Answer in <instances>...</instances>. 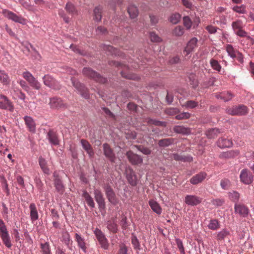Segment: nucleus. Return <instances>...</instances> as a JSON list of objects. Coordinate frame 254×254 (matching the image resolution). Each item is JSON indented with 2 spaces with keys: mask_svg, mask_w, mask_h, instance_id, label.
Wrapping results in <instances>:
<instances>
[{
  "mask_svg": "<svg viewBox=\"0 0 254 254\" xmlns=\"http://www.w3.org/2000/svg\"><path fill=\"white\" fill-rule=\"evenodd\" d=\"M230 231L227 229H223L217 233L216 239L218 241L224 240L227 237L230 235Z\"/></svg>",
  "mask_w": 254,
  "mask_h": 254,
  "instance_id": "obj_31",
  "label": "nucleus"
},
{
  "mask_svg": "<svg viewBox=\"0 0 254 254\" xmlns=\"http://www.w3.org/2000/svg\"><path fill=\"white\" fill-rule=\"evenodd\" d=\"M184 33V29L181 26L176 27L173 31V34L177 37L182 36Z\"/></svg>",
  "mask_w": 254,
  "mask_h": 254,
  "instance_id": "obj_49",
  "label": "nucleus"
},
{
  "mask_svg": "<svg viewBox=\"0 0 254 254\" xmlns=\"http://www.w3.org/2000/svg\"><path fill=\"white\" fill-rule=\"evenodd\" d=\"M229 196L233 201H237L239 198L240 194L238 192L234 191L232 192H230Z\"/></svg>",
  "mask_w": 254,
  "mask_h": 254,
  "instance_id": "obj_59",
  "label": "nucleus"
},
{
  "mask_svg": "<svg viewBox=\"0 0 254 254\" xmlns=\"http://www.w3.org/2000/svg\"><path fill=\"white\" fill-rule=\"evenodd\" d=\"M71 81L73 86L79 91L81 95L85 99L89 98V94L87 88L74 78H71Z\"/></svg>",
  "mask_w": 254,
  "mask_h": 254,
  "instance_id": "obj_7",
  "label": "nucleus"
},
{
  "mask_svg": "<svg viewBox=\"0 0 254 254\" xmlns=\"http://www.w3.org/2000/svg\"><path fill=\"white\" fill-rule=\"evenodd\" d=\"M103 146L105 156L108 158L111 162H115L116 158L113 150L109 144L107 143H104Z\"/></svg>",
  "mask_w": 254,
  "mask_h": 254,
  "instance_id": "obj_14",
  "label": "nucleus"
},
{
  "mask_svg": "<svg viewBox=\"0 0 254 254\" xmlns=\"http://www.w3.org/2000/svg\"><path fill=\"white\" fill-rule=\"evenodd\" d=\"M235 211L236 213H239L243 217H246L249 213L248 207L241 204H235Z\"/></svg>",
  "mask_w": 254,
  "mask_h": 254,
  "instance_id": "obj_19",
  "label": "nucleus"
},
{
  "mask_svg": "<svg viewBox=\"0 0 254 254\" xmlns=\"http://www.w3.org/2000/svg\"><path fill=\"white\" fill-rule=\"evenodd\" d=\"M29 84L33 88L37 90L39 89L41 87L40 83L35 79V77L33 79V80L29 83Z\"/></svg>",
  "mask_w": 254,
  "mask_h": 254,
  "instance_id": "obj_62",
  "label": "nucleus"
},
{
  "mask_svg": "<svg viewBox=\"0 0 254 254\" xmlns=\"http://www.w3.org/2000/svg\"><path fill=\"white\" fill-rule=\"evenodd\" d=\"M29 84L33 88L37 90L39 89L41 87L40 83L35 79V77L33 79V80L29 83Z\"/></svg>",
  "mask_w": 254,
  "mask_h": 254,
  "instance_id": "obj_61",
  "label": "nucleus"
},
{
  "mask_svg": "<svg viewBox=\"0 0 254 254\" xmlns=\"http://www.w3.org/2000/svg\"><path fill=\"white\" fill-rule=\"evenodd\" d=\"M0 237L5 246L10 248L11 246L10 238L4 222L0 219Z\"/></svg>",
  "mask_w": 254,
  "mask_h": 254,
  "instance_id": "obj_2",
  "label": "nucleus"
},
{
  "mask_svg": "<svg viewBox=\"0 0 254 254\" xmlns=\"http://www.w3.org/2000/svg\"><path fill=\"white\" fill-rule=\"evenodd\" d=\"M107 227L112 233H115L118 231V225L114 221L110 220L107 221Z\"/></svg>",
  "mask_w": 254,
  "mask_h": 254,
  "instance_id": "obj_35",
  "label": "nucleus"
},
{
  "mask_svg": "<svg viewBox=\"0 0 254 254\" xmlns=\"http://www.w3.org/2000/svg\"><path fill=\"white\" fill-rule=\"evenodd\" d=\"M2 13L5 17L15 22L18 23L23 25L25 24L26 23V20L22 16L17 15L11 11L5 9L3 10Z\"/></svg>",
  "mask_w": 254,
  "mask_h": 254,
  "instance_id": "obj_6",
  "label": "nucleus"
},
{
  "mask_svg": "<svg viewBox=\"0 0 254 254\" xmlns=\"http://www.w3.org/2000/svg\"><path fill=\"white\" fill-rule=\"evenodd\" d=\"M198 40L196 38L193 37L191 38L185 48L184 53L185 56H188L193 51L197 46Z\"/></svg>",
  "mask_w": 254,
  "mask_h": 254,
  "instance_id": "obj_13",
  "label": "nucleus"
},
{
  "mask_svg": "<svg viewBox=\"0 0 254 254\" xmlns=\"http://www.w3.org/2000/svg\"><path fill=\"white\" fill-rule=\"evenodd\" d=\"M80 142L83 148L86 151L89 157H93L94 152L89 142L84 139H81Z\"/></svg>",
  "mask_w": 254,
  "mask_h": 254,
  "instance_id": "obj_20",
  "label": "nucleus"
},
{
  "mask_svg": "<svg viewBox=\"0 0 254 254\" xmlns=\"http://www.w3.org/2000/svg\"><path fill=\"white\" fill-rule=\"evenodd\" d=\"M181 15L178 13L172 14L170 17V21L173 24H177L180 20Z\"/></svg>",
  "mask_w": 254,
  "mask_h": 254,
  "instance_id": "obj_51",
  "label": "nucleus"
},
{
  "mask_svg": "<svg viewBox=\"0 0 254 254\" xmlns=\"http://www.w3.org/2000/svg\"><path fill=\"white\" fill-rule=\"evenodd\" d=\"M83 73L86 76L93 78L96 81L101 83H105L107 80L106 78L101 76L98 73L88 67H85L83 69Z\"/></svg>",
  "mask_w": 254,
  "mask_h": 254,
  "instance_id": "obj_5",
  "label": "nucleus"
},
{
  "mask_svg": "<svg viewBox=\"0 0 254 254\" xmlns=\"http://www.w3.org/2000/svg\"><path fill=\"white\" fill-rule=\"evenodd\" d=\"M183 23L187 29H190L192 25V22L189 16H184L183 17Z\"/></svg>",
  "mask_w": 254,
  "mask_h": 254,
  "instance_id": "obj_53",
  "label": "nucleus"
},
{
  "mask_svg": "<svg viewBox=\"0 0 254 254\" xmlns=\"http://www.w3.org/2000/svg\"><path fill=\"white\" fill-rule=\"evenodd\" d=\"M208 227L210 230H216L220 227V224L217 219H211L208 225Z\"/></svg>",
  "mask_w": 254,
  "mask_h": 254,
  "instance_id": "obj_42",
  "label": "nucleus"
},
{
  "mask_svg": "<svg viewBox=\"0 0 254 254\" xmlns=\"http://www.w3.org/2000/svg\"><path fill=\"white\" fill-rule=\"evenodd\" d=\"M24 120L29 131L35 132L36 130L35 123L33 118L30 116H26L24 117Z\"/></svg>",
  "mask_w": 254,
  "mask_h": 254,
  "instance_id": "obj_15",
  "label": "nucleus"
},
{
  "mask_svg": "<svg viewBox=\"0 0 254 254\" xmlns=\"http://www.w3.org/2000/svg\"><path fill=\"white\" fill-rule=\"evenodd\" d=\"M94 233L101 247L104 250H108L109 247V244L105 234L98 228H96L95 229Z\"/></svg>",
  "mask_w": 254,
  "mask_h": 254,
  "instance_id": "obj_4",
  "label": "nucleus"
},
{
  "mask_svg": "<svg viewBox=\"0 0 254 254\" xmlns=\"http://www.w3.org/2000/svg\"><path fill=\"white\" fill-rule=\"evenodd\" d=\"M217 144L221 148H229L232 146L233 142L230 139L221 137L218 140Z\"/></svg>",
  "mask_w": 254,
  "mask_h": 254,
  "instance_id": "obj_18",
  "label": "nucleus"
},
{
  "mask_svg": "<svg viewBox=\"0 0 254 254\" xmlns=\"http://www.w3.org/2000/svg\"><path fill=\"white\" fill-rule=\"evenodd\" d=\"M226 50L228 56L232 59L236 58V55L239 51L234 48L233 46L230 44H228L226 46Z\"/></svg>",
  "mask_w": 254,
  "mask_h": 254,
  "instance_id": "obj_29",
  "label": "nucleus"
},
{
  "mask_svg": "<svg viewBox=\"0 0 254 254\" xmlns=\"http://www.w3.org/2000/svg\"><path fill=\"white\" fill-rule=\"evenodd\" d=\"M215 96L217 99H220L224 102H227L231 100L234 97V95L231 93L227 92L216 94Z\"/></svg>",
  "mask_w": 254,
  "mask_h": 254,
  "instance_id": "obj_26",
  "label": "nucleus"
},
{
  "mask_svg": "<svg viewBox=\"0 0 254 254\" xmlns=\"http://www.w3.org/2000/svg\"><path fill=\"white\" fill-rule=\"evenodd\" d=\"M55 187L59 192H63L64 190V186L62 182L58 178H56L54 181Z\"/></svg>",
  "mask_w": 254,
  "mask_h": 254,
  "instance_id": "obj_50",
  "label": "nucleus"
},
{
  "mask_svg": "<svg viewBox=\"0 0 254 254\" xmlns=\"http://www.w3.org/2000/svg\"><path fill=\"white\" fill-rule=\"evenodd\" d=\"M149 204L152 209V210L157 213V214H160L162 212V209L160 207L159 204L155 200L151 199L149 201Z\"/></svg>",
  "mask_w": 254,
  "mask_h": 254,
  "instance_id": "obj_28",
  "label": "nucleus"
},
{
  "mask_svg": "<svg viewBox=\"0 0 254 254\" xmlns=\"http://www.w3.org/2000/svg\"><path fill=\"white\" fill-rule=\"evenodd\" d=\"M101 12L102 9L100 6H97L94 9V18L97 21H99L101 20Z\"/></svg>",
  "mask_w": 254,
  "mask_h": 254,
  "instance_id": "obj_48",
  "label": "nucleus"
},
{
  "mask_svg": "<svg viewBox=\"0 0 254 254\" xmlns=\"http://www.w3.org/2000/svg\"><path fill=\"white\" fill-rule=\"evenodd\" d=\"M210 64L211 67L214 70H215L219 72L221 71V66L217 60L212 59L210 61Z\"/></svg>",
  "mask_w": 254,
  "mask_h": 254,
  "instance_id": "obj_46",
  "label": "nucleus"
},
{
  "mask_svg": "<svg viewBox=\"0 0 254 254\" xmlns=\"http://www.w3.org/2000/svg\"><path fill=\"white\" fill-rule=\"evenodd\" d=\"M65 9L69 14L72 15L75 14L77 13V10L74 5L70 2H67L66 3L65 6Z\"/></svg>",
  "mask_w": 254,
  "mask_h": 254,
  "instance_id": "obj_47",
  "label": "nucleus"
},
{
  "mask_svg": "<svg viewBox=\"0 0 254 254\" xmlns=\"http://www.w3.org/2000/svg\"><path fill=\"white\" fill-rule=\"evenodd\" d=\"M127 11L131 18H136L138 15L137 8L133 5H129L128 7Z\"/></svg>",
  "mask_w": 254,
  "mask_h": 254,
  "instance_id": "obj_34",
  "label": "nucleus"
},
{
  "mask_svg": "<svg viewBox=\"0 0 254 254\" xmlns=\"http://www.w3.org/2000/svg\"><path fill=\"white\" fill-rule=\"evenodd\" d=\"M30 210V216L32 222L36 221L38 219V213L37 210L36 205L32 203L29 205Z\"/></svg>",
  "mask_w": 254,
  "mask_h": 254,
  "instance_id": "obj_24",
  "label": "nucleus"
},
{
  "mask_svg": "<svg viewBox=\"0 0 254 254\" xmlns=\"http://www.w3.org/2000/svg\"><path fill=\"white\" fill-rule=\"evenodd\" d=\"M40 246L42 254H51L50 246L48 242L41 243Z\"/></svg>",
  "mask_w": 254,
  "mask_h": 254,
  "instance_id": "obj_33",
  "label": "nucleus"
},
{
  "mask_svg": "<svg viewBox=\"0 0 254 254\" xmlns=\"http://www.w3.org/2000/svg\"><path fill=\"white\" fill-rule=\"evenodd\" d=\"M220 130L216 128H213L209 129H208L206 132V135L209 138H214L218 136V135L220 133Z\"/></svg>",
  "mask_w": 254,
  "mask_h": 254,
  "instance_id": "obj_30",
  "label": "nucleus"
},
{
  "mask_svg": "<svg viewBox=\"0 0 254 254\" xmlns=\"http://www.w3.org/2000/svg\"><path fill=\"white\" fill-rule=\"evenodd\" d=\"M206 174L204 172H201L193 176L190 179V183L192 185H197L202 182L206 178Z\"/></svg>",
  "mask_w": 254,
  "mask_h": 254,
  "instance_id": "obj_16",
  "label": "nucleus"
},
{
  "mask_svg": "<svg viewBox=\"0 0 254 254\" xmlns=\"http://www.w3.org/2000/svg\"><path fill=\"white\" fill-rule=\"evenodd\" d=\"M226 111L227 114L232 116H243L248 113L247 107L243 105L227 108Z\"/></svg>",
  "mask_w": 254,
  "mask_h": 254,
  "instance_id": "obj_3",
  "label": "nucleus"
},
{
  "mask_svg": "<svg viewBox=\"0 0 254 254\" xmlns=\"http://www.w3.org/2000/svg\"><path fill=\"white\" fill-rule=\"evenodd\" d=\"M198 105V103L193 100H189L182 105L187 109H193Z\"/></svg>",
  "mask_w": 254,
  "mask_h": 254,
  "instance_id": "obj_43",
  "label": "nucleus"
},
{
  "mask_svg": "<svg viewBox=\"0 0 254 254\" xmlns=\"http://www.w3.org/2000/svg\"><path fill=\"white\" fill-rule=\"evenodd\" d=\"M202 199V198L195 195H187L185 202L188 205L196 206L201 203Z\"/></svg>",
  "mask_w": 254,
  "mask_h": 254,
  "instance_id": "obj_10",
  "label": "nucleus"
},
{
  "mask_svg": "<svg viewBox=\"0 0 254 254\" xmlns=\"http://www.w3.org/2000/svg\"><path fill=\"white\" fill-rule=\"evenodd\" d=\"M176 241L177 247L178 249L180 250L181 253L182 254H185L182 241L179 239H176Z\"/></svg>",
  "mask_w": 254,
  "mask_h": 254,
  "instance_id": "obj_63",
  "label": "nucleus"
},
{
  "mask_svg": "<svg viewBox=\"0 0 254 254\" xmlns=\"http://www.w3.org/2000/svg\"><path fill=\"white\" fill-rule=\"evenodd\" d=\"M105 190L107 197L109 201L114 204H117L118 201L112 189L110 187L107 186Z\"/></svg>",
  "mask_w": 254,
  "mask_h": 254,
  "instance_id": "obj_21",
  "label": "nucleus"
},
{
  "mask_svg": "<svg viewBox=\"0 0 254 254\" xmlns=\"http://www.w3.org/2000/svg\"><path fill=\"white\" fill-rule=\"evenodd\" d=\"M39 163L44 173L46 174H49L50 171L47 167V162L46 160L44 158L40 157L39 158Z\"/></svg>",
  "mask_w": 254,
  "mask_h": 254,
  "instance_id": "obj_36",
  "label": "nucleus"
},
{
  "mask_svg": "<svg viewBox=\"0 0 254 254\" xmlns=\"http://www.w3.org/2000/svg\"><path fill=\"white\" fill-rule=\"evenodd\" d=\"M240 178L241 181L246 185L251 184L253 181V176L247 169H243L241 171Z\"/></svg>",
  "mask_w": 254,
  "mask_h": 254,
  "instance_id": "obj_9",
  "label": "nucleus"
},
{
  "mask_svg": "<svg viewBox=\"0 0 254 254\" xmlns=\"http://www.w3.org/2000/svg\"><path fill=\"white\" fill-rule=\"evenodd\" d=\"M188 82L192 85L193 88H196L198 84L196 75L193 73H190L188 75Z\"/></svg>",
  "mask_w": 254,
  "mask_h": 254,
  "instance_id": "obj_37",
  "label": "nucleus"
},
{
  "mask_svg": "<svg viewBox=\"0 0 254 254\" xmlns=\"http://www.w3.org/2000/svg\"><path fill=\"white\" fill-rule=\"evenodd\" d=\"M29 84L33 88L37 90L39 89L41 87L40 83L35 79V77L33 79V80L29 83Z\"/></svg>",
  "mask_w": 254,
  "mask_h": 254,
  "instance_id": "obj_60",
  "label": "nucleus"
},
{
  "mask_svg": "<svg viewBox=\"0 0 254 254\" xmlns=\"http://www.w3.org/2000/svg\"><path fill=\"white\" fill-rule=\"evenodd\" d=\"M75 240L77 243L78 246L84 252H86L87 248L83 238L78 233L75 234Z\"/></svg>",
  "mask_w": 254,
  "mask_h": 254,
  "instance_id": "obj_25",
  "label": "nucleus"
},
{
  "mask_svg": "<svg viewBox=\"0 0 254 254\" xmlns=\"http://www.w3.org/2000/svg\"><path fill=\"white\" fill-rule=\"evenodd\" d=\"M232 29L234 33L238 36L241 37H247L249 39L253 40L250 36H247V33L243 29L244 24L241 20L237 19L233 21L231 24Z\"/></svg>",
  "mask_w": 254,
  "mask_h": 254,
  "instance_id": "obj_1",
  "label": "nucleus"
},
{
  "mask_svg": "<svg viewBox=\"0 0 254 254\" xmlns=\"http://www.w3.org/2000/svg\"><path fill=\"white\" fill-rule=\"evenodd\" d=\"M94 193L95 200L98 205L99 209L101 211L104 210L105 208V203L101 191L97 189L95 190Z\"/></svg>",
  "mask_w": 254,
  "mask_h": 254,
  "instance_id": "obj_11",
  "label": "nucleus"
},
{
  "mask_svg": "<svg viewBox=\"0 0 254 254\" xmlns=\"http://www.w3.org/2000/svg\"><path fill=\"white\" fill-rule=\"evenodd\" d=\"M131 243L133 246L134 248L136 250H140V244L137 238L133 236L131 239Z\"/></svg>",
  "mask_w": 254,
  "mask_h": 254,
  "instance_id": "obj_58",
  "label": "nucleus"
},
{
  "mask_svg": "<svg viewBox=\"0 0 254 254\" xmlns=\"http://www.w3.org/2000/svg\"><path fill=\"white\" fill-rule=\"evenodd\" d=\"M238 154V152H235L234 151H229L226 152H224L222 154V156L224 157H232L235 156L236 155H237Z\"/></svg>",
  "mask_w": 254,
  "mask_h": 254,
  "instance_id": "obj_64",
  "label": "nucleus"
},
{
  "mask_svg": "<svg viewBox=\"0 0 254 254\" xmlns=\"http://www.w3.org/2000/svg\"><path fill=\"white\" fill-rule=\"evenodd\" d=\"M220 186L224 190H228L231 186L230 181L227 179H223L221 181Z\"/></svg>",
  "mask_w": 254,
  "mask_h": 254,
  "instance_id": "obj_52",
  "label": "nucleus"
},
{
  "mask_svg": "<svg viewBox=\"0 0 254 254\" xmlns=\"http://www.w3.org/2000/svg\"><path fill=\"white\" fill-rule=\"evenodd\" d=\"M47 138L51 144L55 145H58L59 141L56 132L53 130H49L47 133Z\"/></svg>",
  "mask_w": 254,
  "mask_h": 254,
  "instance_id": "obj_23",
  "label": "nucleus"
},
{
  "mask_svg": "<svg viewBox=\"0 0 254 254\" xmlns=\"http://www.w3.org/2000/svg\"><path fill=\"white\" fill-rule=\"evenodd\" d=\"M190 117V114L188 112H183L176 116L177 120L187 119Z\"/></svg>",
  "mask_w": 254,
  "mask_h": 254,
  "instance_id": "obj_55",
  "label": "nucleus"
},
{
  "mask_svg": "<svg viewBox=\"0 0 254 254\" xmlns=\"http://www.w3.org/2000/svg\"><path fill=\"white\" fill-rule=\"evenodd\" d=\"M44 84L50 88L59 89L60 88L59 83L56 81L51 75L46 74L43 77Z\"/></svg>",
  "mask_w": 254,
  "mask_h": 254,
  "instance_id": "obj_8",
  "label": "nucleus"
},
{
  "mask_svg": "<svg viewBox=\"0 0 254 254\" xmlns=\"http://www.w3.org/2000/svg\"><path fill=\"white\" fill-rule=\"evenodd\" d=\"M82 196L85 199L87 204L91 208L95 207V203L94 202L93 199L87 191H84L83 192Z\"/></svg>",
  "mask_w": 254,
  "mask_h": 254,
  "instance_id": "obj_32",
  "label": "nucleus"
},
{
  "mask_svg": "<svg viewBox=\"0 0 254 254\" xmlns=\"http://www.w3.org/2000/svg\"><path fill=\"white\" fill-rule=\"evenodd\" d=\"M126 177L128 183L133 186L136 185V177L135 173L131 169H129L126 171Z\"/></svg>",
  "mask_w": 254,
  "mask_h": 254,
  "instance_id": "obj_17",
  "label": "nucleus"
},
{
  "mask_svg": "<svg viewBox=\"0 0 254 254\" xmlns=\"http://www.w3.org/2000/svg\"><path fill=\"white\" fill-rule=\"evenodd\" d=\"M104 50L110 54H116V50L113 47L110 45H104L103 47Z\"/></svg>",
  "mask_w": 254,
  "mask_h": 254,
  "instance_id": "obj_57",
  "label": "nucleus"
},
{
  "mask_svg": "<svg viewBox=\"0 0 254 254\" xmlns=\"http://www.w3.org/2000/svg\"><path fill=\"white\" fill-rule=\"evenodd\" d=\"M232 9L234 11L240 14H245L247 12L246 6L244 4H242L240 6H234L232 7Z\"/></svg>",
  "mask_w": 254,
  "mask_h": 254,
  "instance_id": "obj_44",
  "label": "nucleus"
},
{
  "mask_svg": "<svg viewBox=\"0 0 254 254\" xmlns=\"http://www.w3.org/2000/svg\"><path fill=\"white\" fill-rule=\"evenodd\" d=\"M174 139L169 138L161 139L158 142V145L160 147H167L173 144Z\"/></svg>",
  "mask_w": 254,
  "mask_h": 254,
  "instance_id": "obj_40",
  "label": "nucleus"
},
{
  "mask_svg": "<svg viewBox=\"0 0 254 254\" xmlns=\"http://www.w3.org/2000/svg\"><path fill=\"white\" fill-rule=\"evenodd\" d=\"M62 241L67 247H69L72 243L70 236L67 232H64L63 233Z\"/></svg>",
  "mask_w": 254,
  "mask_h": 254,
  "instance_id": "obj_41",
  "label": "nucleus"
},
{
  "mask_svg": "<svg viewBox=\"0 0 254 254\" xmlns=\"http://www.w3.org/2000/svg\"><path fill=\"white\" fill-rule=\"evenodd\" d=\"M9 81L8 75L4 70L0 69V82L3 84L7 85L9 84Z\"/></svg>",
  "mask_w": 254,
  "mask_h": 254,
  "instance_id": "obj_38",
  "label": "nucleus"
},
{
  "mask_svg": "<svg viewBox=\"0 0 254 254\" xmlns=\"http://www.w3.org/2000/svg\"><path fill=\"white\" fill-rule=\"evenodd\" d=\"M20 4L26 9L30 11H34L35 9L33 6L30 4L28 2L21 0L20 1Z\"/></svg>",
  "mask_w": 254,
  "mask_h": 254,
  "instance_id": "obj_56",
  "label": "nucleus"
},
{
  "mask_svg": "<svg viewBox=\"0 0 254 254\" xmlns=\"http://www.w3.org/2000/svg\"><path fill=\"white\" fill-rule=\"evenodd\" d=\"M173 129L175 132L184 135H188L190 134L191 132L189 128L186 127L182 126H176L174 127Z\"/></svg>",
  "mask_w": 254,
  "mask_h": 254,
  "instance_id": "obj_27",
  "label": "nucleus"
},
{
  "mask_svg": "<svg viewBox=\"0 0 254 254\" xmlns=\"http://www.w3.org/2000/svg\"><path fill=\"white\" fill-rule=\"evenodd\" d=\"M0 109H6L12 112L14 110V107L11 102L7 103V102L4 101V102H2L0 101Z\"/></svg>",
  "mask_w": 254,
  "mask_h": 254,
  "instance_id": "obj_45",
  "label": "nucleus"
},
{
  "mask_svg": "<svg viewBox=\"0 0 254 254\" xmlns=\"http://www.w3.org/2000/svg\"><path fill=\"white\" fill-rule=\"evenodd\" d=\"M51 108L57 109L63 107L64 105L63 101L60 98L54 97L50 99L49 103Z\"/></svg>",
  "mask_w": 254,
  "mask_h": 254,
  "instance_id": "obj_22",
  "label": "nucleus"
},
{
  "mask_svg": "<svg viewBox=\"0 0 254 254\" xmlns=\"http://www.w3.org/2000/svg\"><path fill=\"white\" fill-rule=\"evenodd\" d=\"M172 157L175 160L182 161L183 162L191 161L192 160V158L191 157L183 156L177 153L173 154Z\"/></svg>",
  "mask_w": 254,
  "mask_h": 254,
  "instance_id": "obj_39",
  "label": "nucleus"
},
{
  "mask_svg": "<svg viewBox=\"0 0 254 254\" xmlns=\"http://www.w3.org/2000/svg\"><path fill=\"white\" fill-rule=\"evenodd\" d=\"M150 40L153 42L158 43L162 41L161 38L154 32L150 33Z\"/></svg>",
  "mask_w": 254,
  "mask_h": 254,
  "instance_id": "obj_54",
  "label": "nucleus"
},
{
  "mask_svg": "<svg viewBox=\"0 0 254 254\" xmlns=\"http://www.w3.org/2000/svg\"><path fill=\"white\" fill-rule=\"evenodd\" d=\"M126 155L129 161L133 165H137L142 162L143 159L141 157L132 151L127 152Z\"/></svg>",
  "mask_w": 254,
  "mask_h": 254,
  "instance_id": "obj_12",
  "label": "nucleus"
}]
</instances>
